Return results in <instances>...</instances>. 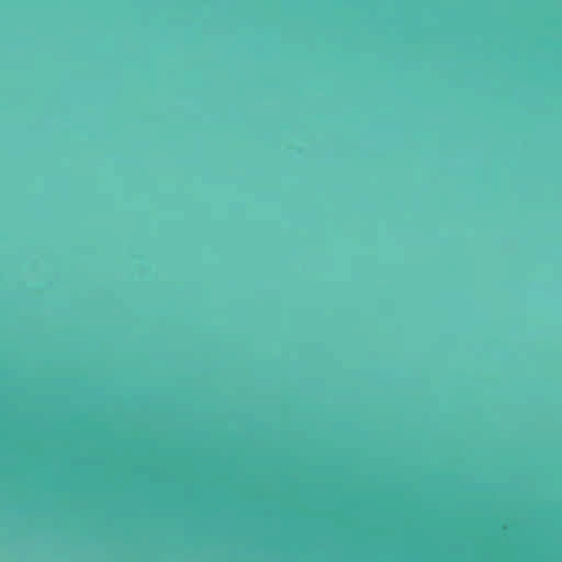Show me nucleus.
Wrapping results in <instances>:
<instances>
[{
  "instance_id": "obj_1",
  "label": "nucleus",
  "mask_w": 562,
  "mask_h": 562,
  "mask_svg": "<svg viewBox=\"0 0 562 562\" xmlns=\"http://www.w3.org/2000/svg\"><path fill=\"white\" fill-rule=\"evenodd\" d=\"M176 428L184 424H0V429H108V428Z\"/></svg>"
},
{
  "instance_id": "obj_2",
  "label": "nucleus",
  "mask_w": 562,
  "mask_h": 562,
  "mask_svg": "<svg viewBox=\"0 0 562 562\" xmlns=\"http://www.w3.org/2000/svg\"><path fill=\"white\" fill-rule=\"evenodd\" d=\"M0 422H200L199 419H98V418H0ZM202 422H233L232 419H203ZM245 422H255L246 419ZM283 422H290L284 419Z\"/></svg>"
}]
</instances>
